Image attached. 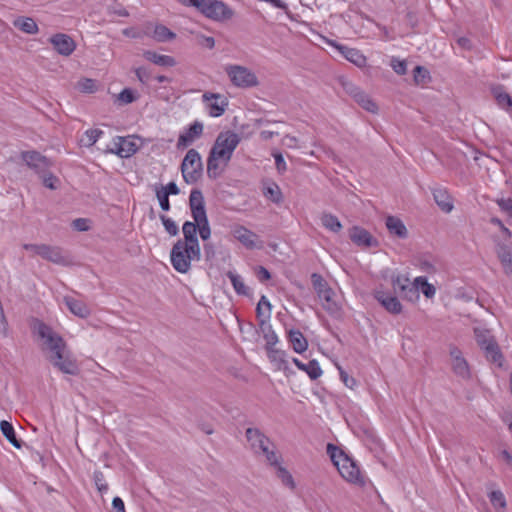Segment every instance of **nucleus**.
Listing matches in <instances>:
<instances>
[{
	"label": "nucleus",
	"mask_w": 512,
	"mask_h": 512,
	"mask_svg": "<svg viewBox=\"0 0 512 512\" xmlns=\"http://www.w3.org/2000/svg\"><path fill=\"white\" fill-rule=\"evenodd\" d=\"M335 46L348 61L356 66L362 67L366 64V57L359 50L344 45Z\"/></svg>",
	"instance_id": "7c9ffc66"
},
{
	"label": "nucleus",
	"mask_w": 512,
	"mask_h": 512,
	"mask_svg": "<svg viewBox=\"0 0 512 512\" xmlns=\"http://www.w3.org/2000/svg\"><path fill=\"white\" fill-rule=\"evenodd\" d=\"M240 141V136L234 131L220 132L209 153L221 158L224 166H227Z\"/></svg>",
	"instance_id": "423d86ee"
},
{
	"label": "nucleus",
	"mask_w": 512,
	"mask_h": 512,
	"mask_svg": "<svg viewBox=\"0 0 512 512\" xmlns=\"http://www.w3.org/2000/svg\"><path fill=\"white\" fill-rule=\"evenodd\" d=\"M431 81L430 72L421 66H418V86H426Z\"/></svg>",
	"instance_id": "052dcab7"
},
{
	"label": "nucleus",
	"mask_w": 512,
	"mask_h": 512,
	"mask_svg": "<svg viewBox=\"0 0 512 512\" xmlns=\"http://www.w3.org/2000/svg\"><path fill=\"white\" fill-rule=\"evenodd\" d=\"M270 361L277 363L278 369H287L286 352L276 348V346L265 347Z\"/></svg>",
	"instance_id": "4c0bfd02"
},
{
	"label": "nucleus",
	"mask_w": 512,
	"mask_h": 512,
	"mask_svg": "<svg viewBox=\"0 0 512 512\" xmlns=\"http://www.w3.org/2000/svg\"><path fill=\"white\" fill-rule=\"evenodd\" d=\"M31 328L34 334L44 340L46 348L50 352L48 360L55 368L64 374L77 375L79 373L76 360L71 356L64 339L59 334L37 318L33 319Z\"/></svg>",
	"instance_id": "f257e3e1"
},
{
	"label": "nucleus",
	"mask_w": 512,
	"mask_h": 512,
	"mask_svg": "<svg viewBox=\"0 0 512 512\" xmlns=\"http://www.w3.org/2000/svg\"><path fill=\"white\" fill-rule=\"evenodd\" d=\"M449 363L452 372L462 380L471 378V369L462 351L455 345L449 346Z\"/></svg>",
	"instance_id": "9d476101"
},
{
	"label": "nucleus",
	"mask_w": 512,
	"mask_h": 512,
	"mask_svg": "<svg viewBox=\"0 0 512 512\" xmlns=\"http://www.w3.org/2000/svg\"><path fill=\"white\" fill-rule=\"evenodd\" d=\"M153 36L159 42H166L174 39L176 37V34L164 25H157L154 29Z\"/></svg>",
	"instance_id": "c03bdc74"
},
{
	"label": "nucleus",
	"mask_w": 512,
	"mask_h": 512,
	"mask_svg": "<svg viewBox=\"0 0 512 512\" xmlns=\"http://www.w3.org/2000/svg\"><path fill=\"white\" fill-rule=\"evenodd\" d=\"M348 235L350 240L358 247L367 249L379 246V241L363 227L357 225L351 227Z\"/></svg>",
	"instance_id": "4468645a"
},
{
	"label": "nucleus",
	"mask_w": 512,
	"mask_h": 512,
	"mask_svg": "<svg viewBox=\"0 0 512 512\" xmlns=\"http://www.w3.org/2000/svg\"><path fill=\"white\" fill-rule=\"evenodd\" d=\"M474 334L477 344L485 353L486 359L497 364L499 367L502 366V353L490 331L482 328H475Z\"/></svg>",
	"instance_id": "6e6552de"
},
{
	"label": "nucleus",
	"mask_w": 512,
	"mask_h": 512,
	"mask_svg": "<svg viewBox=\"0 0 512 512\" xmlns=\"http://www.w3.org/2000/svg\"><path fill=\"white\" fill-rule=\"evenodd\" d=\"M199 225L197 223L186 221L184 222L182 226V232H183V239H180L182 244L187 243V245L200 247V243L197 237V231H198Z\"/></svg>",
	"instance_id": "bb28decb"
},
{
	"label": "nucleus",
	"mask_w": 512,
	"mask_h": 512,
	"mask_svg": "<svg viewBox=\"0 0 512 512\" xmlns=\"http://www.w3.org/2000/svg\"><path fill=\"white\" fill-rule=\"evenodd\" d=\"M390 65L393 68V70L399 75H404L407 71V62L405 60H400L398 58L392 57Z\"/></svg>",
	"instance_id": "5fc2aeb1"
},
{
	"label": "nucleus",
	"mask_w": 512,
	"mask_h": 512,
	"mask_svg": "<svg viewBox=\"0 0 512 512\" xmlns=\"http://www.w3.org/2000/svg\"><path fill=\"white\" fill-rule=\"evenodd\" d=\"M156 197L159 201V205L163 211L170 210V201L169 195H167L164 190H160L158 187L156 188Z\"/></svg>",
	"instance_id": "6e6d98bb"
},
{
	"label": "nucleus",
	"mask_w": 512,
	"mask_h": 512,
	"mask_svg": "<svg viewBox=\"0 0 512 512\" xmlns=\"http://www.w3.org/2000/svg\"><path fill=\"white\" fill-rule=\"evenodd\" d=\"M256 317L258 320L259 332L262 333L263 338L266 341L265 347L276 346L279 339L270 324V312H262L261 307L259 306L256 309Z\"/></svg>",
	"instance_id": "ddd939ff"
},
{
	"label": "nucleus",
	"mask_w": 512,
	"mask_h": 512,
	"mask_svg": "<svg viewBox=\"0 0 512 512\" xmlns=\"http://www.w3.org/2000/svg\"><path fill=\"white\" fill-rule=\"evenodd\" d=\"M93 480L100 493H104L108 490V485L105 482L104 474L101 471H95L93 473Z\"/></svg>",
	"instance_id": "603ef678"
},
{
	"label": "nucleus",
	"mask_w": 512,
	"mask_h": 512,
	"mask_svg": "<svg viewBox=\"0 0 512 512\" xmlns=\"http://www.w3.org/2000/svg\"><path fill=\"white\" fill-rule=\"evenodd\" d=\"M79 85L83 92L91 93L95 90V82L92 79H84Z\"/></svg>",
	"instance_id": "774afa93"
},
{
	"label": "nucleus",
	"mask_w": 512,
	"mask_h": 512,
	"mask_svg": "<svg viewBox=\"0 0 512 512\" xmlns=\"http://www.w3.org/2000/svg\"><path fill=\"white\" fill-rule=\"evenodd\" d=\"M226 276L230 279L233 288L235 292L238 295L248 296L249 295V288L245 285L242 277L235 272L228 271L226 273Z\"/></svg>",
	"instance_id": "a19ab883"
},
{
	"label": "nucleus",
	"mask_w": 512,
	"mask_h": 512,
	"mask_svg": "<svg viewBox=\"0 0 512 512\" xmlns=\"http://www.w3.org/2000/svg\"><path fill=\"white\" fill-rule=\"evenodd\" d=\"M231 82L236 87L250 88L259 84L258 78L250 69L240 65H229L225 68Z\"/></svg>",
	"instance_id": "1a4fd4ad"
},
{
	"label": "nucleus",
	"mask_w": 512,
	"mask_h": 512,
	"mask_svg": "<svg viewBox=\"0 0 512 512\" xmlns=\"http://www.w3.org/2000/svg\"><path fill=\"white\" fill-rule=\"evenodd\" d=\"M256 277L260 282H266L271 279L270 272L263 266H258L255 271Z\"/></svg>",
	"instance_id": "0e129e2a"
},
{
	"label": "nucleus",
	"mask_w": 512,
	"mask_h": 512,
	"mask_svg": "<svg viewBox=\"0 0 512 512\" xmlns=\"http://www.w3.org/2000/svg\"><path fill=\"white\" fill-rule=\"evenodd\" d=\"M497 204L509 216L510 223L512 224V199H500L497 201Z\"/></svg>",
	"instance_id": "bf43d9fd"
},
{
	"label": "nucleus",
	"mask_w": 512,
	"mask_h": 512,
	"mask_svg": "<svg viewBox=\"0 0 512 512\" xmlns=\"http://www.w3.org/2000/svg\"><path fill=\"white\" fill-rule=\"evenodd\" d=\"M386 227L391 234H395L400 238H405L407 235V229L403 222L394 216L386 218Z\"/></svg>",
	"instance_id": "58836bf2"
},
{
	"label": "nucleus",
	"mask_w": 512,
	"mask_h": 512,
	"mask_svg": "<svg viewBox=\"0 0 512 512\" xmlns=\"http://www.w3.org/2000/svg\"><path fill=\"white\" fill-rule=\"evenodd\" d=\"M184 6L194 7L205 17L225 21L233 17V10L221 0H177Z\"/></svg>",
	"instance_id": "7ed1b4c3"
},
{
	"label": "nucleus",
	"mask_w": 512,
	"mask_h": 512,
	"mask_svg": "<svg viewBox=\"0 0 512 512\" xmlns=\"http://www.w3.org/2000/svg\"><path fill=\"white\" fill-rule=\"evenodd\" d=\"M393 288L401 297L410 301L416 297V277H411L409 273H398L392 281Z\"/></svg>",
	"instance_id": "9b49d317"
},
{
	"label": "nucleus",
	"mask_w": 512,
	"mask_h": 512,
	"mask_svg": "<svg viewBox=\"0 0 512 512\" xmlns=\"http://www.w3.org/2000/svg\"><path fill=\"white\" fill-rule=\"evenodd\" d=\"M203 124L199 121L192 123L183 133L178 137L177 148L184 149L191 145L196 139L200 138L203 134Z\"/></svg>",
	"instance_id": "a211bd4d"
},
{
	"label": "nucleus",
	"mask_w": 512,
	"mask_h": 512,
	"mask_svg": "<svg viewBox=\"0 0 512 512\" xmlns=\"http://www.w3.org/2000/svg\"><path fill=\"white\" fill-rule=\"evenodd\" d=\"M49 42L54 49L62 56H70L76 49V43L73 38L64 33H57L49 38Z\"/></svg>",
	"instance_id": "dca6fc26"
},
{
	"label": "nucleus",
	"mask_w": 512,
	"mask_h": 512,
	"mask_svg": "<svg viewBox=\"0 0 512 512\" xmlns=\"http://www.w3.org/2000/svg\"><path fill=\"white\" fill-rule=\"evenodd\" d=\"M489 500L492 504V506L496 509H504L507 505L506 498L502 491L500 490H493L488 495Z\"/></svg>",
	"instance_id": "de8ad7c7"
},
{
	"label": "nucleus",
	"mask_w": 512,
	"mask_h": 512,
	"mask_svg": "<svg viewBox=\"0 0 512 512\" xmlns=\"http://www.w3.org/2000/svg\"><path fill=\"white\" fill-rule=\"evenodd\" d=\"M118 99L124 104H130L135 101L136 97L132 89L125 88L119 93Z\"/></svg>",
	"instance_id": "13d9d810"
},
{
	"label": "nucleus",
	"mask_w": 512,
	"mask_h": 512,
	"mask_svg": "<svg viewBox=\"0 0 512 512\" xmlns=\"http://www.w3.org/2000/svg\"><path fill=\"white\" fill-rule=\"evenodd\" d=\"M72 226L77 231H87L89 229L88 220L85 218H77L72 222Z\"/></svg>",
	"instance_id": "69168bd1"
},
{
	"label": "nucleus",
	"mask_w": 512,
	"mask_h": 512,
	"mask_svg": "<svg viewBox=\"0 0 512 512\" xmlns=\"http://www.w3.org/2000/svg\"><path fill=\"white\" fill-rule=\"evenodd\" d=\"M102 135L103 131L100 129H89L85 132L84 137L81 139V143L86 147H90L94 145Z\"/></svg>",
	"instance_id": "49530a36"
},
{
	"label": "nucleus",
	"mask_w": 512,
	"mask_h": 512,
	"mask_svg": "<svg viewBox=\"0 0 512 512\" xmlns=\"http://www.w3.org/2000/svg\"><path fill=\"white\" fill-rule=\"evenodd\" d=\"M496 253L507 275L512 276V247L505 243H496Z\"/></svg>",
	"instance_id": "4be33fe9"
},
{
	"label": "nucleus",
	"mask_w": 512,
	"mask_h": 512,
	"mask_svg": "<svg viewBox=\"0 0 512 512\" xmlns=\"http://www.w3.org/2000/svg\"><path fill=\"white\" fill-rule=\"evenodd\" d=\"M320 220L323 227L334 233L340 232L343 227L339 219L331 213H322Z\"/></svg>",
	"instance_id": "ea45409f"
},
{
	"label": "nucleus",
	"mask_w": 512,
	"mask_h": 512,
	"mask_svg": "<svg viewBox=\"0 0 512 512\" xmlns=\"http://www.w3.org/2000/svg\"><path fill=\"white\" fill-rule=\"evenodd\" d=\"M40 256L54 264L63 265L66 263V257L63 255V250L56 246H50L45 244L41 248Z\"/></svg>",
	"instance_id": "b1692460"
},
{
	"label": "nucleus",
	"mask_w": 512,
	"mask_h": 512,
	"mask_svg": "<svg viewBox=\"0 0 512 512\" xmlns=\"http://www.w3.org/2000/svg\"><path fill=\"white\" fill-rule=\"evenodd\" d=\"M293 363L298 369L307 373L311 380H316L322 375V369L317 360L313 359L307 364L302 363L299 359L293 358Z\"/></svg>",
	"instance_id": "473e14b6"
},
{
	"label": "nucleus",
	"mask_w": 512,
	"mask_h": 512,
	"mask_svg": "<svg viewBox=\"0 0 512 512\" xmlns=\"http://www.w3.org/2000/svg\"><path fill=\"white\" fill-rule=\"evenodd\" d=\"M497 105L506 112L512 113V97L506 92L503 86H494L491 90Z\"/></svg>",
	"instance_id": "393cba45"
},
{
	"label": "nucleus",
	"mask_w": 512,
	"mask_h": 512,
	"mask_svg": "<svg viewBox=\"0 0 512 512\" xmlns=\"http://www.w3.org/2000/svg\"><path fill=\"white\" fill-rule=\"evenodd\" d=\"M311 281L323 309L331 317L336 319L341 318L342 308L335 299V291L329 286L327 281L318 273L311 275Z\"/></svg>",
	"instance_id": "39448f33"
},
{
	"label": "nucleus",
	"mask_w": 512,
	"mask_h": 512,
	"mask_svg": "<svg viewBox=\"0 0 512 512\" xmlns=\"http://www.w3.org/2000/svg\"><path fill=\"white\" fill-rule=\"evenodd\" d=\"M143 57L146 60L162 67H173L176 65V61L172 56L161 55L151 50L144 51Z\"/></svg>",
	"instance_id": "72a5a7b5"
},
{
	"label": "nucleus",
	"mask_w": 512,
	"mask_h": 512,
	"mask_svg": "<svg viewBox=\"0 0 512 512\" xmlns=\"http://www.w3.org/2000/svg\"><path fill=\"white\" fill-rule=\"evenodd\" d=\"M339 371H340V378L343 381V383L345 384V386L353 389L354 386L356 385V380L352 376H350L346 371L341 369L340 367H339Z\"/></svg>",
	"instance_id": "e2e57ef3"
},
{
	"label": "nucleus",
	"mask_w": 512,
	"mask_h": 512,
	"mask_svg": "<svg viewBox=\"0 0 512 512\" xmlns=\"http://www.w3.org/2000/svg\"><path fill=\"white\" fill-rule=\"evenodd\" d=\"M490 222L499 227L503 234L504 240H509L512 236L511 231L503 224V222L496 217L491 218Z\"/></svg>",
	"instance_id": "680f3d73"
},
{
	"label": "nucleus",
	"mask_w": 512,
	"mask_h": 512,
	"mask_svg": "<svg viewBox=\"0 0 512 512\" xmlns=\"http://www.w3.org/2000/svg\"><path fill=\"white\" fill-rule=\"evenodd\" d=\"M436 291V286L429 283L425 276H418V294L422 293L427 299L432 300Z\"/></svg>",
	"instance_id": "79ce46f5"
},
{
	"label": "nucleus",
	"mask_w": 512,
	"mask_h": 512,
	"mask_svg": "<svg viewBox=\"0 0 512 512\" xmlns=\"http://www.w3.org/2000/svg\"><path fill=\"white\" fill-rule=\"evenodd\" d=\"M63 301L69 311L74 315L80 318H87L90 315V309L83 301L75 299L71 296H65Z\"/></svg>",
	"instance_id": "a878e982"
},
{
	"label": "nucleus",
	"mask_w": 512,
	"mask_h": 512,
	"mask_svg": "<svg viewBox=\"0 0 512 512\" xmlns=\"http://www.w3.org/2000/svg\"><path fill=\"white\" fill-rule=\"evenodd\" d=\"M375 299L390 313L398 314L401 312L402 305L396 296L381 289L374 292Z\"/></svg>",
	"instance_id": "6ab92c4d"
},
{
	"label": "nucleus",
	"mask_w": 512,
	"mask_h": 512,
	"mask_svg": "<svg viewBox=\"0 0 512 512\" xmlns=\"http://www.w3.org/2000/svg\"><path fill=\"white\" fill-rule=\"evenodd\" d=\"M247 441L250 443L251 449L258 453V450L264 444H271V441L257 428H247L245 432Z\"/></svg>",
	"instance_id": "5701e85b"
},
{
	"label": "nucleus",
	"mask_w": 512,
	"mask_h": 512,
	"mask_svg": "<svg viewBox=\"0 0 512 512\" xmlns=\"http://www.w3.org/2000/svg\"><path fill=\"white\" fill-rule=\"evenodd\" d=\"M160 190H164L167 195H177L180 190L175 182H169L166 186H161Z\"/></svg>",
	"instance_id": "338daca9"
},
{
	"label": "nucleus",
	"mask_w": 512,
	"mask_h": 512,
	"mask_svg": "<svg viewBox=\"0 0 512 512\" xmlns=\"http://www.w3.org/2000/svg\"><path fill=\"white\" fill-rule=\"evenodd\" d=\"M431 192L436 205L442 212L449 214L453 211L454 199L446 188L435 186L431 188Z\"/></svg>",
	"instance_id": "f3484780"
},
{
	"label": "nucleus",
	"mask_w": 512,
	"mask_h": 512,
	"mask_svg": "<svg viewBox=\"0 0 512 512\" xmlns=\"http://www.w3.org/2000/svg\"><path fill=\"white\" fill-rule=\"evenodd\" d=\"M181 172L187 184L197 183L203 175V164L199 152L189 149L181 163Z\"/></svg>",
	"instance_id": "0eeeda50"
},
{
	"label": "nucleus",
	"mask_w": 512,
	"mask_h": 512,
	"mask_svg": "<svg viewBox=\"0 0 512 512\" xmlns=\"http://www.w3.org/2000/svg\"><path fill=\"white\" fill-rule=\"evenodd\" d=\"M349 92L353 95L355 101L368 112H376L377 105L369 98L367 94L361 91L359 88L351 86Z\"/></svg>",
	"instance_id": "2f4dec72"
},
{
	"label": "nucleus",
	"mask_w": 512,
	"mask_h": 512,
	"mask_svg": "<svg viewBox=\"0 0 512 512\" xmlns=\"http://www.w3.org/2000/svg\"><path fill=\"white\" fill-rule=\"evenodd\" d=\"M211 99H214L215 102L209 104V114L212 117H220L224 114L225 109L228 106V101L220 94L208 92L203 94L204 101H209Z\"/></svg>",
	"instance_id": "412c9836"
},
{
	"label": "nucleus",
	"mask_w": 512,
	"mask_h": 512,
	"mask_svg": "<svg viewBox=\"0 0 512 512\" xmlns=\"http://www.w3.org/2000/svg\"><path fill=\"white\" fill-rule=\"evenodd\" d=\"M136 139L140 140L141 138L134 135L127 137L117 136L113 140V147L110 148V152L121 158L131 157L139 149V146L135 142Z\"/></svg>",
	"instance_id": "f8f14e48"
},
{
	"label": "nucleus",
	"mask_w": 512,
	"mask_h": 512,
	"mask_svg": "<svg viewBox=\"0 0 512 512\" xmlns=\"http://www.w3.org/2000/svg\"><path fill=\"white\" fill-rule=\"evenodd\" d=\"M21 157L26 165L37 174L46 172L52 165L51 161L46 156L37 151L22 152Z\"/></svg>",
	"instance_id": "2eb2a0df"
},
{
	"label": "nucleus",
	"mask_w": 512,
	"mask_h": 512,
	"mask_svg": "<svg viewBox=\"0 0 512 512\" xmlns=\"http://www.w3.org/2000/svg\"><path fill=\"white\" fill-rule=\"evenodd\" d=\"M232 233L234 238H236L245 247L249 249L255 247V240L257 238V235L251 230L245 228L244 226H237Z\"/></svg>",
	"instance_id": "c756f323"
},
{
	"label": "nucleus",
	"mask_w": 512,
	"mask_h": 512,
	"mask_svg": "<svg viewBox=\"0 0 512 512\" xmlns=\"http://www.w3.org/2000/svg\"><path fill=\"white\" fill-rule=\"evenodd\" d=\"M0 430L2 434L5 436V438L17 449H20L22 447V441L17 438L15 429L13 425L6 421L2 420L0 422Z\"/></svg>",
	"instance_id": "e433bc0d"
},
{
	"label": "nucleus",
	"mask_w": 512,
	"mask_h": 512,
	"mask_svg": "<svg viewBox=\"0 0 512 512\" xmlns=\"http://www.w3.org/2000/svg\"><path fill=\"white\" fill-rule=\"evenodd\" d=\"M160 220H161L166 232L170 236L178 235V233H179L178 226L175 224V222L171 218L162 214V215H160Z\"/></svg>",
	"instance_id": "09e8293b"
},
{
	"label": "nucleus",
	"mask_w": 512,
	"mask_h": 512,
	"mask_svg": "<svg viewBox=\"0 0 512 512\" xmlns=\"http://www.w3.org/2000/svg\"><path fill=\"white\" fill-rule=\"evenodd\" d=\"M194 221L197 223V225H199L197 232H199L200 238L203 241H207L211 236V228L208 217H201L200 219H194Z\"/></svg>",
	"instance_id": "a18cd8bd"
},
{
	"label": "nucleus",
	"mask_w": 512,
	"mask_h": 512,
	"mask_svg": "<svg viewBox=\"0 0 512 512\" xmlns=\"http://www.w3.org/2000/svg\"><path fill=\"white\" fill-rule=\"evenodd\" d=\"M277 477L281 479L284 485L289 486L291 488L294 487V481L291 474L281 465L276 467Z\"/></svg>",
	"instance_id": "8fccbe9b"
},
{
	"label": "nucleus",
	"mask_w": 512,
	"mask_h": 512,
	"mask_svg": "<svg viewBox=\"0 0 512 512\" xmlns=\"http://www.w3.org/2000/svg\"><path fill=\"white\" fill-rule=\"evenodd\" d=\"M418 269L428 274L436 272L435 259L432 255L418 256Z\"/></svg>",
	"instance_id": "37998d69"
},
{
	"label": "nucleus",
	"mask_w": 512,
	"mask_h": 512,
	"mask_svg": "<svg viewBox=\"0 0 512 512\" xmlns=\"http://www.w3.org/2000/svg\"><path fill=\"white\" fill-rule=\"evenodd\" d=\"M134 72L138 80L143 84H147L151 78V72L146 67H138L134 70Z\"/></svg>",
	"instance_id": "4d7b16f0"
},
{
	"label": "nucleus",
	"mask_w": 512,
	"mask_h": 512,
	"mask_svg": "<svg viewBox=\"0 0 512 512\" xmlns=\"http://www.w3.org/2000/svg\"><path fill=\"white\" fill-rule=\"evenodd\" d=\"M287 337H288L289 343L291 344L293 350L296 353L301 354L307 350L308 341L304 337V335L302 334V332L300 330L290 329L288 331Z\"/></svg>",
	"instance_id": "cd10ccee"
},
{
	"label": "nucleus",
	"mask_w": 512,
	"mask_h": 512,
	"mask_svg": "<svg viewBox=\"0 0 512 512\" xmlns=\"http://www.w3.org/2000/svg\"><path fill=\"white\" fill-rule=\"evenodd\" d=\"M196 43L202 47L213 49L215 46V40L211 36H205L201 33L195 34Z\"/></svg>",
	"instance_id": "864d4df0"
},
{
	"label": "nucleus",
	"mask_w": 512,
	"mask_h": 512,
	"mask_svg": "<svg viewBox=\"0 0 512 512\" xmlns=\"http://www.w3.org/2000/svg\"><path fill=\"white\" fill-rule=\"evenodd\" d=\"M226 166L222 159L209 153L207 158V176L211 180H216L225 171Z\"/></svg>",
	"instance_id": "c85d7f7f"
},
{
	"label": "nucleus",
	"mask_w": 512,
	"mask_h": 512,
	"mask_svg": "<svg viewBox=\"0 0 512 512\" xmlns=\"http://www.w3.org/2000/svg\"><path fill=\"white\" fill-rule=\"evenodd\" d=\"M200 259L201 248L187 245V243L182 244L181 240H177L170 251L171 265L182 274L190 271L192 261H200Z\"/></svg>",
	"instance_id": "20e7f679"
},
{
	"label": "nucleus",
	"mask_w": 512,
	"mask_h": 512,
	"mask_svg": "<svg viewBox=\"0 0 512 512\" xmlns=\"http://www.w3.org/2000/svg\"><path fill=\"white\" fill-rule=\"evenodd\" d=\"M327 454L331 458L333 464L337 467L340 475L348 482L354 484H364L361 472L357 464L343 450L329 443L327 445Z\"/></svg>",
	"instance_id": "f03ea898"
},
{
	"label": "nucleus",
	"mask_w": 512,
	"mask_h": 512,
	"mask_svg": "<svg viewBox=\"0 0 512 512\" xmlns=\"http://www.w3.org/2000/svg\"><path fill=\"white\" fill-rule=\"evenodd\" d=\"M262 193L268 200L279 204L283 200L280 187L273 181L263 182Z\"/></svg>",
	"instance_id": "f704fd0d"
},
{
	"label": "nucleus",
	"mask_w": 512,
	"mask_h": 512,
	"mask_svg": "<svg viewBox=\"0 0 512 512\" xmlns=\"http://www.w3.org/2000/svg\"><path fill=\"white\" fill-rule=\"evenodd\" d=\"M14 27L27 34H36L39 30L37 23L30 17H18L13 21Z\"/></svg>",
	"instance_id": "c9c22d12"
},
{
	"label": "nucleus",
	"mask_w": 512,
	"mask_h": 512,
	"mask_svg": "<svg viewBox=\"0 0 512 512\" xmlns=\"http://www.w3.org/2000/svg\"><path fill=\"white\" fill-rule=\"evenodd\" d=\"M189 206L193 219L207 216L203 193L199 189H193L189 196Z\"/></svg>",
	"instance_id": "aec40b11"
},
{
	"label": "nucleus",
	"mask_w": 512,
	"mask_h": 512,
	"mask_svg": "<svg viewBox=\"0 0 512 512\" xmlns=\"http://www.w3.org/2000/svg\"><path fill=\"white\" fill-rule=\"evenodd\" d=\"M39 176L42 178V183L45 187L52 190L56 189L55 183L58 182V178L53 173L47 170L46 172L39 174Z\"/></svg>",
	"instance_id": "3c124183"
}]
</instances>
